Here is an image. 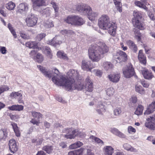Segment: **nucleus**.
<instances>
[{
	"label": "nucleus",
	"mask_w": 155,
	"mask_h": 155,
	"mask_svg": "<svg viewBox=\"0 0 155 155\" xmlns=\"http://www.w3.org/2000/svg\"><path fill=\"white\" fill-rule=\"evenodd\" d=\"M30 122L32 123L33 124H36L37 125H38L39 123V121L36 120L35 119H32L30 121Z\"/></svg>",
	"instance_id": "obj_61"
},
{
	"label": "nucleus",
	"mask_w": 155,
	"mask_h": 155,
	"mask_svg": "<svg viewBox=\"0 0 155 155\" xmlns=\"http://www.w3.org/2000/svg\"><path fill=\"white\" fill-rule=\"evenodd\" d=\"M135 90L137 92L141 94H144L145 93L143 88L140 85H136L135 86Z\"/></svg>",
	"instance_id": "obj_43"
},
{
	"label": "nucleus",
	"mask_w": 155,
	"mask_h": 155,
	"mask_svg": "<svg viewBox=\"0 0 155 155\" xmlns=\"http://www.w3.org/2000/svg\"><path fill=\"white\" fill-rule=\"evenodd\" d=\"M38 20V18L35 15L32 13L29 14L25 19L26 25L29 27H33L36 25Z\"/></svg>",
	"instance_id": "obj_7"
},
{
	"label": "nucleus",
	"mask_w": 155,
	"mask_h": 155,
	"mask_svg": "<svg viewBox=\"0 0 155 155\" xmlns=\"http://www.w3.org/2000/svg\"><path fill=\"white\" fill-rule=\"evenodd\" d=\"M109 21V18L107 16L103 15L99 19L98 25L100 28L104 30H107L110 35L114 36L115 34L116 24Z\"/></svg>",
	"instance_id": "obj_2"
},
{
	"label": "nucleus",
	"mask_w": 155,
	"mask_h": 155,
	"mask_svg": "<svg viewBox=\"0 0 155 155\" xmlns=\"http://www.w3.org/2000/svg\"><path fill=\"white\" fill-rule=\"evenodd\" d=\"M133 31L135 35V38L138 41H140L141 35L139 31L137 29L134 28L133 30Z\"/></svg>",
	"instance_id": "obj_33"
},
{
	"label": "nucleus",
	"mask_w": 155,
	"mask_h": 155,
	"mask_svg": "<svg viewBox=\"0 0 155 155\" xmlns=\"http://www.w3.org/2000/svg\"><path fill=\"white\" fill-rule=\"evenodd\" d=\"M155 109V101L152 102L147 108V110L144 112V115H148L152 113Z\"/></svg>",
	"instance_id": "obj_22"
},
{
	"label": "nucleus",
	"mask_w": 155,
	"mask_h": 155,
	"mask_svg": "<svg viewBox=\"0 0 155 155\" xmlns=\"http://www.w3.org/2000/svg\"><path fill=\"white\" fill-rule=\"evenodd\" d=\"M97 144H98L100 147L104 145V143L103 141L98 138H97Z\"/></svg>",
	"instance_id": "obj_62"
},
{
	"label": "nucleus",
	"mask_w": 155,
	"mask_h": 155,
	"mask_svg": "<svg viewBox=\"0 0 155 155\" xmlns=\"http://www.w3.org/2000/svg\"><path fill=\"white\" fill-rule=\"evenodd\" d=\"M64 137L67 139H74L76 137L77 129L73 127L66 128L62 130Z\"/></svg>",
	"instance_id": "obj_8"
},
{
	"label": "nucleus",
	"mask_w": 155,
	"mask_h": 155,
	"mask_svg": "<svg viewBox=\"0 0 155 155\" xmlns=\"http://www.w3.org/2000/svg\"><path fill=\"white\" fill-rule=\"evenodd\" d=\"M110 132L113 134L121 138H124L125 135L124 134L120 131L117 129L115 128H111Z\"/></svg>",
	"instance_id": "obj_25"
},
{
	"label": "nucleus",
	"mask_w": 155,
	"mask_h": 155,
	"mask_svg": "<svg viewBox=\"0 0 155 155\" xmlns=\"http://www.w3.org/2000/svg\"><path fill=\"white\" fill-rule=\"evenodd\" d=\"M43 49L44 53L46 54L48 57L51 59V58L52 57V55L51 49L48 47L45 46L43 47Z\"/></svg>",
	"instance_id": "obj_30"
},
{
	"label": "nucleus",
	"mask_w": 155,
	"mask_h": 155,
	"mask_svg": "<svg viewBox=\"0 0 155 155\" xmlns=\"http://www.w3.org/2000/svg\"><path fill=\"white\" fill-rule=\"evenodd\" d=\"M0 51L2 54H5L7 50L5 47L0 46Z\"/></svg>",
	"instance_id": "obj_59"
},
{
	"label": "nucleus",
	"mask_w": 155,
	"mask_h": 155,
	"mask_svg": "<svg viewBox=\"0 0 155 155\" xmlns=\"http://www.w3.org/2000/svg\"><path fill=\"white\" fill-rule=\"evenodd\" d=\"M60 33L65 35V36L70 37L71 35L74 34V33L72 30H63L60 31Z\"/></svg>",
	"instance_id": "obj_32"
},
{
	"label": "nucleus",
	"mask_w": 155,
	"mask_h": 155,
	"mask_svg": "<svg viewBox=\"0 0 155 155\" xmlns=\"http://www.w3.org/2000/svg\"><path fill=\"white\" fill-rule=\"evenodd\" d=\"M9 109L12 110L21 111L23 109V106L21 105H13L9 107Z\"/></svg>",
	"instance_id": "obj_31"
},
{
	"label": "nucleus",
	"mask_w": 155,
	"mask_h": 155,
	"mask_svg": "<svg viewBox=\"0 0 155 155\" xmlns=\"http://www.w3.org/2000/svg\"><path fill=\"white\" fill-rule=\"evenodd\" d=\"M135 5L140 8H142L147 10V7L139 1H136L135 2Z\"/></svg>",
	"instance_id": "obj_46"
},
{
	"label": "nucleus",
	"mask_w": 155,
	"mask_h": 155,
	"mask_svg": "<svg viewBox=\"0 0 155 155\" xmlns=\"http://www.w3.org/2000/svg\"><path fill=\"white\" fill-rule=\"evenodd\" d=\"M42 150L45 151L47 153H50L53 150V148L52 146L46 145L43 147Z\"/></svg>",
	"instance_id": "obj_42"
},
{
	"label": "nucleus",
	"mask_w": 155,
	"mask_h": 155,
	"mask_svg": "<svg viewBox=\"0 0 155 155\" xmlns=\"http://www.w3.org/2000/svg\"><path fill=\"white\" fill-rule=\"evenodd\" d=\"M114 92V90L112 87L108 88L106 90V94L109 96L113 95Z\"/></svg>",
	"instance_id": "obj_48"
},
{
	"label": "nucleus",
	"mask_w": 155,
	"mask_h": 155,
	"mask_svg": "<svg viewBox=\"0 0 155 155\" xmlns=\"http://www.w3.org/2000/svg\"><path fill=\"white\" fill-rule=\"evenodd\" d=\"M142 74L144 78L146 79H151L153 77L152 73L147 69H145L142 71Z\"/></svg>",
	"instance_id": "obj_20"
},
{
	"label": "nucleus",
	"mask_w": 155,
	"mask_h": 155,
	"mask_svg": "<svg viewBox=\"0 0 155 155\" xmlns=\"http://www.w3.org/2000/svg\"><path fill=\"white\" fill-rule=\"evenodd\" d=\"M51 4L52 5V6L54 8L55 11V14L54 17H58V7L56 4L53 1H51Z\"/></svg>",
	"instance_id": "obj_34"
},
{
	"label": "nucleus",
	"mask_w": 155,
	"mask_h": 155,
	"mask_svg": "<svg viewBox=\"0 0 155 155\" xmlns=\"http://www.w3.org/2000/svg\"><path fill=\"white\" fill-rule=\"evenodd\" d=\"M31 114L33 117L37 118V119H39L42 116V115L39 112H32Z\"/></svg>",
	"instance_id": "obj_49"
},
{
	"label": "nucleus",
	"mask_w": 155,
	"mask_h": 155,
	"mask_svg": "<svg viewBox=\"0 0 155 155\" xmlns=\"http://www.w3.org/2000/svg\"><path fill=\"white\" fill-rule=\"evenodd\" d=\"M20 34L21 37L25 39H28L29 38V37L27 34H25L24 31H21L20 32Z\"/></svg>",
	"instance_id": "obj_54"
},
{
	"label": "nucleus",
	"mask_w": 155,
	"mask_h": 155,
	"mask_svg": "<svg viewBox=\"0 0 155 155\" xmlns=\"http://www.w3.org/2000/svg\"><path fill=\"white\" fill-rule=\"evenodd\" d=\"M45 26L46 28H49L53 27L54 26V25L53 21H46L45 24Z\"/></svg>",
	"instance_id": "obj_55"
},
{
	"label": "nucleus",
	"mask_w": 155,
	"mask_h": 155,
	"mask_svg": "<svg viewBox=\"0 0 155 155\" xmlns=\"http://www.w3.org/2000/svg\"><path fill=\"white\" fill-rule=\"evenodd\" d=\"M97 46L96 44L92 45L88 50L89 57L93 61L97 60Z\"/></svg>",
	"instance_id": "obj_10"
},
{
	"label": "nucleus",
	"mask_w": 155,
	"mask_h": 155,
	"mask_svg": "<svg viewBox=\"0 0 155 155\" xmlns=\"http://www.w3.org/2000/svg\"><path fill=\"white\" fill-rule=\"evenodd\" d=\"M134 18H133L132 22L134 27L143 30L145 29V24L141 21L142 15L141 13L138 12L134 11Z\"/></svg>",
	"instance_id": "obj_4"
},
{
	"label": "nucleus",
	"mask_w": 155,
	"mask_h": 155,
	"mask_svg": "<svg viewBox=\"0 0 155 155\" xmlns=\"http://www.w3.org/2000/svg\"><path fill=\"white\" fill-rule=\"evenodd\" d=\"M123 73L124 77L127 78H130L135 74V72L132 65L128 64L123 69Z\"/></svg>",
	"instance_id": "obj_9"
},
{
	"label": "nucleus",
	"mask_w": 155,
	"mask_h": 155,
	"mask_svg": "<svg viewBox=\"0 0 155 155\" xmlns=\"http://www.w3.org/2000/svg\"><path fill=\"white\" fill-rule=\"evenodd\" d=\"M141 83L145 87H148L149 86L148 84L144 80L141 81Z\"/></svg>",
	"instance_id": "obj_60"
},
{
	"label": "nucleus",
	"mask_w": 155,
	"mask_h": 155,
	"mask_svg": "<svg viewBox=\"0 0 155 155\" xmlns=\"http://www.w3.org/2000/svg\"><path fill=\"white\" fill-rule=\"evenodd\" d=\"M7 133L5 130H0V140H5L7 137Z\"/></svg>",
	"instance_id": "obj_37"
},
{
	"label": "nucleus",
	"mask_w": 155,
	"mask_h": 155,
	"mask_svg": "<svg viewBox=\"0 0 155 155\" xmlns=\"http://www.w3.org/2000/svg\"><path fill=\"white\" fill-rule=\"evenodd\" d=\"M84 149L81 148L80 149L77 150H74L69 152L68 155H81V153L83 151Z\"/></svg>",
	"instance_id": "obj_38"
},
{
	"label": "nucleus",
	"mask_w": 155,
	"mask_h": 155,
	"mask_svg": "<svg viewBox=\"0 0 155 155\" xmlns=\"http://www.w3.org/2000/svg\"><path fill=\"white\" fill-rule=\"evenodd\" d=\"M64 41L63 37L60 36H57L52 39L48 41V44L54 47H56L62 43Z\"/></svg>",
	"instance_id": "obj_11"
},
{
	"label": "nucleus",
	"mask_w": 155,
	"mask_h": 155,
	"mask_svg": "<svg viewBox=\"0 0 155 155\" xmlns=\"http://www.w3.org/2000/svg\"><path fill=\"white\" fill-rule=\"evenodd\" d=\"M147 122L145 123V126L149 129L154 130L155 129V114L150 116L147 119Z\"/></svg>",
	"instance_id": "obj_12"
},
{
	"label": "nucleus",
	"mask_w": 155,
	"mask_h": 155,
	"mask_svg": "<svg viewBox=\"0 0 155 155\" xmlns=\"http://www.w3.org/2000/svg\"><path fill=\"white\" fill-rule=\"evenodd\" d=\"M86 135L84 133L80 131L77 130L76 136H79L81 138H83L85 137Z\"/></svg>",
	"instance_id": "obj_56"
},
{
	"label": "nucleus",
	"mask_w": 155,
	"mask_h": 155,
	"mask_svg": "<svg viewBox=\"0 0 155 155\" xmlns=\"http://www.w3.org/2000/svg\"><path fill=\"white\" fill-rule=\"evenodd\" d=\"M114 115H119L121 112V109L120 108L117 107L114 109Z\"/></svg>",
	"instance_id": "obj_57"
},
{
	"label": "nucleus",
	"mask_w": 155,
	"mask_h": 155,
	"mask_svg": "<svg viewBox=\"0 0 155 155\" xmlns=\"http://www.w3.org/2000/svg\"><path fill=\"white\" fill-rule=\"evenodd\" d=\"M9 89V87L7 86L4 85L0 86V95L5 91Z\"/></svg>",
	"instance_id": "obj_53"
},
{
	"label": "nucleus",
	"mask_w": 155,
	"mask_h": 155,
	"mask_svg": "<svg viewBox=\"0 0 155 155\" xmlns=\"http://www.w3.org/2000/svg\"><path fill=\"white\" fill-rule=\"evenodd\" d=\"M127 44L130 48L134 52H136L137 50V48L136 45L134 43V42L131 41L129 40L127 41Z\"/></svg>",
	"instance_id": "obj_26"
},
{
	"label": "nucleus",
	"mask_w": 155,
	"mask_h": 155,
	"mask_svg": "<svg viewBox=\"0 0 155 155\" xmlns=\"http://www.w3.org/2000/svg\"><path fill=\"white\" fill-rule=\"evenodd\" d=\"M103 67L104 69L107 71L113 68V65L109 62H104L103 64Z\"/></svg>",
	"instance_id": "obj_36"
},
{
	"label": "nucleus",
	"mask_w": 155,
	"mask_h": 155,
	"mask_svg": "<svg viewBox=\"0 0 155 155\" xmlns=\"http://www.w3.org/2000/svg\"><path fill=\"white\" fill-rule=\"evenodd\" d=\"M123 147L125 149L127 150H130L133 151L134 149L131 147V146L129 144L126 143L123 145Z\"/></svg>",
	"instance_id": "obj_50"
},
{
	"label": "nucleus",
	"mask_w": 155,
	"mask_h": 155,
	"mask_svg": "<svg viewBox=\"0 0 155 155\" xmlns=\"http://www.w3.org/2000/svg\"><path fill=\"white\" fill-rule=\"evenodd\" d=\"M90 9V7L87 5H78L76 6V9L77 11L84 14L87 13V11L89 10Z\"/></svg>",
	"instance_id": "obj_16"
},
{
	"label": "nucleus",
	"mask_w": 155,
	"mask_h": 155,
	"mask_svg": "<svg viewBox=\"0 0 155 155\" xmlns=\"http://www.w3.org/2000/svg\"><path fill=\"white\" fill-rule=\"evenodd\" d=\"M89 139L93 142H95L96 143L97 141V138L93 135H91Z\"/></svg>",
	"instance_id": "obj_64"
},
{
	"label": "nucleus",
	"mask_w": 155,
	"mask_h": 155,
	"mask_svg": "<svg viewBox=\"0 0 155 155\" xmlns=\"http://www.w3.org/2000/svg\"><path fill=\"white\" fill-rule=\"evenodd\" d=\"M37 67L46 77L50 78L51 77H52V79L53 82L57 85L64 87V85H58L56 83V82H61L63 83L64 82L63 80L62 79V78H65L66 80H68V79L62 76L60 77V79L59 80L58 78V77L59 74V71L57 69L54 68L52 70L51 73V71L48 70L47 71L45 67L40 65H38Z\"/></svg>",
	"instance_id": "obj_3"
},
{
	"label": "nucleus",
	"mask_w": 155,
	"mask_h": 155,
	"mask_svg": "<svg viewBox=\"0 0 155 155\" xmlns=\"http://www.w3.org/2000/svg\"><path fill=\"white\" fill-rule=\"evenodd\" d=\"M65 21L68 23L76 26L81 25L85 22L81 17L77 15L68 16Z\"/></svg>",
	"instance_id": "obj_5"
},
{
	"label": "nucleus",
	"mask_w": 155,
	"mask_h": 155,
	"mask_svg": "<svg viewBox=\"0 0 155 155\" xmlns=\"http://www.w3.org/2000/svg\"><path fill=\"white\" fill-rule=\"evenodd\" d=\"M50 10L49 8H46L42 11V14L46 15V16H49L50 14Z\"/></svg>",
	"instance_id": "obj_52"
},
{
	"label": "nucleus",
	"mask_w": 155,
	"mask_h": 155,
	"mask_svg": "<svg viewBox=\"0 0 155 155\" xmlns=\"http://www.w3.org/2000/svg\"><path fill=\"white\" fill-rule=\"evenodd\" d=\"M33 4V8L34 10H37L41 7L44 5L46 0H31Z\"/></svg>",
	"instance_id": "obj_13"
},
{
	"label": "nucleus",
	"mask_w": 155,
	"mask_h": 155,
	"mask_svg": "<svg viewBox=\"0 0 155 155\" xmlns=\"http://www.w3.org/2000/svg\"><path fill=\"white\" fill-rule=\"evenodd\" d=\"M37 50L35 49L31 51L29 54L30 57L34 59H36L38 54L37 53Z\"/></svg>",
	"instance_id": "obj_45"
},
{
	"label": "nucleus",
	"mask_w": 155,
	"mask_h": 155,
	"mask_svg": "<svg viewBox=\"0 0 155 155\" xmlns=\"http://www.w3.org/2000/svg\"><path fill=\"white\" fill-rule=\"evenodd\" d=\"M87 82L85 88L86 90L89 92H91L93 90V86L92 82L91 81L89 77H87L86 79Z\"/></svg>",
	"instance_id": "obj_24"
},
{
	"label": "nucleus",
	"mask_w": 155,
	"mask_h": 155,
	"mask_svg": "<svg viewBox=\"0 0 155 155\" xmlns=\"http://www.w3.org/2000/svg\"><path fill=\"white\" fill-rule=\"evenodd\" d=\"M38 43L36 41H29L26 43L25 45L26 47L30 48L35 49L38 47Z\"/></svg>",
	"instance_id": "obj_29"
},
{
	"label": "nucleus",
	"mask_w": 155,
	"mask_h": 155,
	"mask_svg": "<svg viewBox=\"0 0 155 155\" xmlns=\"http://www.w3.org/2000/svg\"><path fill=\"white\" fill-rule=\"evenodd\" d=\"M81 67L84 71H91V70L94 67L90 64V61L83 60L81 63Z\"/></svg>",
	"instance_id": "obj_15"
},
{
	"label": "nucleus",
	"mask_w": 155,
	"mask_h": 155,
	"mask_svg": "<svg viewBox=\"0 0 155 155\" xmlns=\"http://www.w3.org/2000/svg\"><path fill=\"white\" fill-rule=\"evenodd\" d=\"M8 145L9 150L11 153H14L18 150V148L16 142L14 139L10 140L9 141Z\"/></svg>",
	"instance_id": "obj_14"
},
{
	"label": "nucleus",
	"mask_w": 155,
	"mask_h": 155,
	"mask_svg": "<svg viewBox=\"0 0 155 155\" xmlns=\"http://www.w3.org/2000/svg\"><path fill=\"white\" fill-rule=\"evenodd\" d=\"M10 96L11 97L15 98H18V97L19 99H21L22 97V94L18 92H12L10 94Z\"/></svg>",
	"instance_id": "obj_41"
},
{
	"label": "nucleus",
	"mask_w": 155,
	"mask_h": 155,
	"mask_svg": "<svg viewBox=\"0 0 155 155\" xmlns=\"http://www.w3.org/2000/svg\"><path fill=\"white\" fill-rule=\"evenodd\" d=\"M114 3L117 8V9L119 12H122V5L119 0H113Z\"/></svg>",
	"instance_id": "obj_35"
},
{
	"label": "nucleus",
	"mask_w": 155,
	"mask_h": 155,
	"mask_svg": "<svg viewBox=\"0 0 155 155\" xmlns=\"http://www.w3.org/2000/svg\"><path fill=\"white\" fill-rule=\"evenodd\" d=\"M28 9V5L24 3L20 4L18 7V12L20 13L26 12Z\"/></svg>",
	"instance_id": "obj_18"
},
{
	"label": "nucleus",
	"mask_w": 155,
	"mask_h": 155,
	"mask_svg": "<svg viewBox=\"0 0 155 155\" xmlns=\"http://www.w3.org/2000/svg\"><path fill=\"white\" fill-rule=\"evenodd\" d=\"M104 148L105 155H112L114 149L111 146H107Z\"/></svg>",
	"instance_id": "obj_28"
},
{
	"label": "nucleus",
	"mask_w": 155,
	"mask_h": 155,
	"mask_svg": "<svg viewBox=\"0 0 155 155\" xmlns=\"http://www.w3.org/2000/svg\"><path fill=\"white\" fill-rule=\"evenodd\" d=\"M14 130L17 137H19L20 136L19 130L18 127Z\"/></svg>",
	"instance_id": "obj_63"
},
{
	"label": "nucleus",
	"mask_w": 155,
	"mask_h": 155,
	"mask_svg": "<svg viewBox=\"0 0 155 155\" xmlns=\"http://www.w3.org/2000/svg\"><path fill=\"white\" fill-rule=\"evenodd\" d=\"M85 14L87 15V17L88 19L92 21H95L96 19L97 14L94 12L93 13L92 9L90 7L89 10L87 11V12Z\"/></svg>",
	"instance_id": "obj_21"
},
{
	"label": "nucleus",
	"mask_w": 155,
	"mask_h": 155,
	"mask_svg": "<svg viewBox=\"0 0 155 155\" xmlns=\"http://www.w3.org/2000/svg\"><path fill=\"white\" fill-rule=\"evenodd\" d=\"M44 58L43 56L40 53H38L37 57L36 59L38 62L39 63L41 62L43 60Z\"/></svg>",
	"instance_id": "obj_51"
},
{
	"label": "nucleus",
	"mask_w": 155,
	"mask_h": 155,
	"mask_svg": "<svg viewBox=\"0 0 155 155\" xmlns=\"http://www.w3.org/2000/svg\"><path fill=\"white\" fill-rule=\"evenodd\" d=\"M118 53H119L120 56L117 58L118 59L116 61L117 62L120 63L122 62H124L127 60V56L125 52L120 51Z\"/></svg>",
	"instance_id": "obj_17"
},
{
	"label": "nucleus",
	"mask_w": 155,
	"mask_h": 155,
	"mask_svg": "<svg viewBox=\"0 0 155 155\" xmlns=\"http://www.w3.org/2000/svg\"><path fill=\"white\" fill-rule=\"evenodd\" d=\"M108 51V48L102 41L97 42V60L103 58L104 54Z\"/></svg>",
	"instance_id": "obj_6"
},
{
	"label": "nucleus",
	"mask_w": 155,
	"mask_h": 155,
	"mask_svg": "<svg viewBox=\"0 0 155 155\" xmlns=\"http://www.w3.org/2000/svg\"><path fill=\"white\" fill-rule=\"evenodd\" d=\"M105 110L104 103L101 101L99 102L98 104H97V112L99 114H101L102 112L104 111Z\"/></svg>",
	"instance_id": "obj_27"
},
{
	"label": "nucleus",
	"mask_w": 155,
	"mask_h": 155,
	"mask_svg": "<svg viewBox=\"0 0 155 155\" xmlns=\"http://www.w3.org/2000/svg\"><path fill=\"white\" fill-rule=\"evenodd\" d=\"M68 74L70 78L69 79H68V80H66L65 78H62V79L64 82L63 83L61 82H56V83L58 85H64L66 90L68 91H71L76 89L81 90L84 88L85 86L81 83L80 84L78 83V84L75 83L74 78L75 77H78V73L77 71L72 70L68 72Z\"/></svg>",
	"instance_id": "obj_1"
},
{
	"label": "nucleus",
	"mask_w": 155,
	"mask_h": 155,
	"mask_svg": "<svg viewBox=\"0 0 155 155\" xmlns=\"http://www.w3.org/2000/svg\"><path fill=\"white\" fill-rule=\"evenodd\" d=\"M46 36L45 34L42 33L38 34L36 37V40L38 41H41L43 38H45Z\"/></svg>",
	"instance_id": "obj_58"
},
{
	"label": "nucleus",
	"mask_w": 155,
	"mask_h": 155,
	"mask_svg": "<svg viewBox=\"0 0 155 155\" xmlns=\"http://www.w3.org/2000/svg\"><path fill=\"white\" fill-rule=\"evenodd\" d=\"M15 5L12 2H10L6 5V8L8 10H13L15 7Z\"/></svg>",
	"instance_id": "obj_40"
},
{
	"label": "nucleus",
	"mask_w": 155,
	"mask_h": 155,
	"mask_svg": "<svg viewBox=\"0 0 155 155\" xmlns=\"http://www.w3.org/2000/svg\"><path fill=\"white\" fill-rule=\"evenodd\" d=\"M138 57L140 62L145 65L146 63V57L143 54L142 50H140Z\"/></svg>",
	"instance_id": "obj_23"
},
{
	"label": "nucleus",
	"mask_w": 155,
	"mask_h": 155,
	"mask_svg": "<svg viewBox=\"0 0 155 155\" xmlns=\"http://www.w3.org/2000/svg\"><path fill=\"white\" fill-rule=\"evenodd\" d=\"M43 141V139L42 138H38L37 139H33L32 140V142L33 143H35L37 145H40L41 143Z\"/></svg>",
	"instance_id": "obj_44"
},
{
	"label": "nucleus",
	"mask_w": 155,
	"mask_h": 155,
	"mask_svg": "<svg viewBox=\"0 0 155 155\" xmlns=\"http://www.w3.org/2000/svg\"><path fill=\"white\" fill-rule=\"evenodd\" d=\"M143 109V107L141 105H139L136 109L134 114L137 115H141L142 114Z\"/></svg>",
	"instance_id": "obj_39"
},
{
	"label": "nucleus",
	"mask_w": 155,
	"mask_h": 155,
	"mask_svg": "<svg viewBox=\"0 0 155 155\" xmlns=\"http://www.w3.org/2000/svg\"><path fill=\"white\" fill-rule=\"evenodd\" d=\"M57 55L59 57L63 58L64 59L67 60L68 59L66 55L64 54L63 52L61 51L58 52L57 53Z\"/></svg>",
	"instance_id": "obj_47"
},
{
	"label": "nucleus",
	"mask_w": 155,
	"mask_h": 155,
	"mask_svg": "<svg viewBox=\"0 0 155 155\" xmlns=\"http://www.w3.org/2000/svg\"><path fill=\"white\" fill-rule=\"evenodd\" d=\"M108 77L110 81L113 82H117L120 78V75L119 74H114L109 75Z\"/></svg>",
	"instance_id": "obj_19"
}]
</instances>
